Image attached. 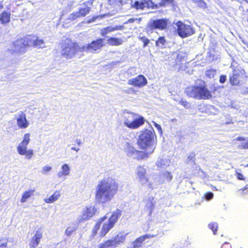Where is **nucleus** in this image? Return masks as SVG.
Returning <instances> with one entry per match:
<instances>
[{
	"label": "nucleus",
	"instance_id": "32",
	"mask_svg": "<svg viewBox=\"0 0 248 248\" xmlns=\"http://www.w3.org/2000/svg\"><path fill=\"white\" fill-rule=\"evenodd\" d=\"M108 43L111 46H119L123 43V40L121 39L110 37L107 40Z\"/></svg>",
	"mask_w": 248,
	"mask_h": 248
},
{
	"label": "nucleus",
	"instance_id": "56",
	"mask_svg": "<svg viewBox=\"0 0 248 248\" xmlns=\"http://www.w3.org/2000/svg\"><path fill=\"white\" fill-rule=\"evenodd\" d=\"M221 248H232V246L230 243L225 242L222 245Z\"/></svg>",
	"mask_w": 248,
	"mask_h": 248
},
{
	"label": "nucleus",
	"instance_id": "17",
	"mask_svg": "<svg viewBox=\"0 0 248 248\" xmlns=\"http://www.w3.org/2000/svg\"><path fill=\"white\" fill-rule=\"evenodd\" d=\"M155 236V235H151L150 234L143 235L138 238L135 241L131 244L128 248H139L141 246L142 243L146 239L154 237Z\"/></svg>",
	"mask_w": 248,
	"mask_h": 248
},
{
	"label": "nucleus",
	"instance_id": "52",
	"mask_svg": "<svg viewBox=\"0 0 248 248\" xmlns=\"http://www.w3.org/2000/svg\"><path fill=\"white\" fill-rule=\"evenodd\" d=\"M111 5H118L122 4V0H108Z\"/></svg>",
	"mask_w": 248,
	"mask_h": 248
},
{
	"label": "nucleus",
	"instance_id": "53",
	"mask_svg": "<svg viewBox=\"0 0 248 248\" xmlns=\"http://www.w3.org/2000/svg\"><path fill=\"white\" fill-rule=\"evenodd\" d=\"M239 147L240 149H248V141L242 143L241 144V145L239 146Z\"/></svg>",
	"mask_w": 248,
	"mask_h": 248
},
{
	"label": "nucleus",
	"instance_id": "31",
	"mask_svg": "<svg viewBox=\"0 0 248 248\" xmlns=\"http://www.w3.org/2000/svg\"><path fill=\"white\" fill-rule=\"evenodd\" d=\"M114 225L112 223L108 220V223H105L101 231V235L105 236L108 232L114 226Z\"/></svg>",
	"mask_w": 248,
	"mask_h": 248
},
{
	"label": "nucleus",
	"instance_id": "5",
	"mask_svg": "<svg viewBox=\"0 0 248 248\" xmlns=\"http://www.w3.org/2000/svg\"><path fill=\"white\" fill-rule=\"evenodd\" d=\"M177 27V32L179 36L182 38L189 36L194 33L193 29L190 26L179 21L175 23Z\"/></svg>",
	"mask_w": 248,
	"mask_h": 248
},
{
	"label": "nucleus",
	"instance_id": "46",
	"mask_svg": "<svg viewBox=\"0 0 248 248\" xmlns=\"http://www.w3.org/2000/svg\"><path fill=\"white\" fill-rule=\"evenodd\" d=\"M235 172H236L235 176L238 180H245V176L242 173H240L239 170H236L235 171Z\"/></svg>",
	"mask_w": 248,
	"mask_h": 248
},
{
	"label": "nucleus",
	"instance_id": "25",
	"mask_svg": "<svg viewBox=\"0 0 248 248\" xmlns=\"http://www.w3.org/2000/svg\"><path fill=\"white\" fill-rule=\"evenodd\" d=\"M239 74L235 69H233L232 75L230 77V82L232 85H237L239 84Z\"/></svg>",
	"mask_w": 248,
	"mask_h": 248
},
{
	"label": "nucleus",
	"instance_id": "11",
	"mask_svg": "<svg viewBox=\"0 0 248 248\" xmlns=\"http://www.w3.org/2000/svg\"><path fill=\"white\" fill-rule=\"evenodd\" d=\"M95 213V208L93 206L86 207L83 209L82 214L79 216L78 219L79 221H83L88 220Z\"/></svg>",
	"mask_w": 248,
	"mask_h": 248
},
{
	"label": "nucleus",
	"instance_id": "13",
	"mask_svg": "<svg viewBox=\"0 0 248 248\" xmlns=\"http://www.w3.org/2000/svg\"><path fill=\"white\" fill-rule=\"evenodd\" d=\"M24 42L22 38L18 39L13 43L10 50L12 52H24L26 47Z\"/></svg>",
	"mask_w": 248,
	"mask_h": 248
},
{
	"label": "nucleus",
	"instance_id": "7",
	"mask_svg": "<svg viewBox=\"0 0 248 248\" xmlns=\"http://www.w3.org/2000/svg\"><path fill=\"white\" fill-rule=\"evenodd\" d=\"M103 39H98L91 43L80 47V51L93 52L100 48L103 46Z\"/></svg>",
	"mask_w": 248,
	"mask_h": 248
},
{
	"label": "nucleus",
	"instance_id": "9",
	"mask_svg": "<svg viewBox=\"0 0 248 248\" xmlns=\"http://www.w3.org/2000/svg\"><path fill=\"white\" fill-rule=\"evenodd\" d=\"M155 6L152 0H136L132 4V7L137 10H143L145 8L154 9Z\"/></svg>",
	"mask_w": 248,
	"mask_h": 248
},
{
	"label": "nucleus",
	"instance_id": "36",
	"mask_svg": "<svg viewBox=\"0 0 248 248\" xmlns=\"http://www.w3.org/2000/svg\"><path fill=\"white\" fill-rule=\"evenodd\" d=\"M45 46V43L44 42L43 39H39L37 36H36V40L34 44V47L35 48H43Z\"/></svg>",
	"mask_w": 248,
	"mask_h": 248
},
{
	"label": "nucleus",
	"instance_id": "33",
	"mask_svg": "<svg viewBox=\"0 0 248 248\" xmlns=\"http://www.w3.org/2000/svg\"><path fill=\"white\" fill-rule=\"evenodd\" d=\"M34 192V190H31L29 191H26L23 194L21 199V202L24 203L27 201V200L30 198L31 195H33Z\"/></svg>",
	"mask_w": 248,
	"mask_h": 248
},
{
	"label": "nucleus",
	"instance_id": "35",
	"mask_svg": "<svg viewBox=\"0 0 248 248\" xmlns=\"http://www.w3.org/2000/svg\"><path fill=\"white\" fill-rule=\"evenodd\" d=\"M154 199L153 198H150L146 203V208L150 210V214L154 209Z\"/></svg>",
	"mask_w": 248,
	"mask_h": 248
},
{
	"label": "nucleus",
	"instance_id": "28",
	"mask_svg": "<svg viewBox=\"0 0 248 248\" xmlns=\"http://www.w3.org/2000/svg\"><path fill=\"white\" fill-rule=\"evenodd\" d=\"M11 14L8 12H3L0 15V21L2 24H6L10 22Z\"/></svg>",
	"mask_w": 248,
	"mask_h": 248
},
{
	"label": "nucleus",
	"instance_id": "38",
	"mask_svg": "<svg viewBox=\"0 0 248 248\" xmlns=\"http://www.w3.org/2000/svg\"><path fill=\"white\" fill-rule=\"evenodd\" d=\"M209 228L211 229L213 232L214 234H216L217 233V222H213L209 223L208 225Z\"/></svg>",
	"mask_w": 248,
	"mask_h": 248
},
{
	"label": "nucleus",
	"instance_id": "64",
	"mask_svg": "<svg viewBox=\"0 0 248 248\" xmlns=\"http://www.w3.org/2000/svg\"><path fill=\"white\" fill-rule=\"evenodd\" d=\"M71 150H75V151H76L77 152H78L79 151V148H76V147H73L71 148Z\"/></svg>",
	"mask_w": 248,
	"mask_h": 248
},
{
	"label": "nucleus",
	"instance_id": "39",
	"mask_svg": "<svg viewBox=\"0 0 248 248\" xmlns=\"http://www.w3.org/2000/svg\"><path fill=\"white\" fill-rule=\"evenodd\" d=\"M166 42L165 39L163 37H160L156 41V45L158 46L162 47Z\"/></svg>",
	"mask_w": 248,
	"mask_h": 248
},
{
	"label": "nucleus",
	"instance_id": "41",
	"mask_svg": "<svg viewBox=\"0 0 248 248\" xmlns=\"http://www.w3.org/2000/svg\"><path fill=\"white\" fill-rule=\"evenodd\" d=\"M77 228L75 226H70L68 227L65 231V234L68 236H70L72 233L76 231Z\"/></svg>",
	"mask_w": 248,
	"mask_h": 248
},
{
	"label": "nucleus",
	"instance_id": "44",
	"mask_svg": "<svg viewBox=\"0 0 248 248\" xmlns=\"http://www.w3.org/2000/svg\"><path fill=\"white\" fill-rule=\"evenodd\" d=\"M106 218V217H104L100 218V221H99L98 223L96 224L93 228V232H96L100 228L101 223Z\"/></svg>",
	"mask_w": 248,
	"mask_h": 248
},
{
	"label": "nucleus",
	"instance_id": "40",
	"mask_svg": "<svg viewBox=\"0 0 248 248\" xmlns=\"http://www.w3.org/2000/svg\"><path fill=\"white\" fill-rule=\"evenodd\" d=\"M79 17H80V16H79L78 12H74V13L71 14L67 18V20H69L70 21H74Z\"/></svg>",
	"mask_w": 248,
	"mask_h": 248
},
{
	"label": "nucleus",
	"instance_id": "6",
	"mask_svg": "<svg viewBox=\"0 0 248 248\" xmlns=\"http://www.w3.org/2000/svg\"><path fill=\"white\" fill-rule=\"evenodd\" d=\"M123 144L124 150L128 156L137 159L142 158L143 153L136 150L129 141L125 140Z\"/></svg>",
	"mask_w": 248,
	"mask_h": 248
},
{
	"label": "nucleus",
	"instance_id": "26",
	"mask_svg": "<svg viewBox=\"0 0 248 248\" xmlns=\"http://www.w3.org/2000/svg\"><path fill=\"white\" fill-rule=\"evenodd\" d=\"M22 39L23 41H25L24 43L26 47L30 46H33L34 47L36 40V36L28 35Z\"/></svg>",
	"mask_w": 248,
	"mask_h": 248
},
{
	"label": "nucleus",
	"instance_id": "49",
	"mask_svg": "<svg viewBox=\"0 0 248 248\" xmlns=\"http://www.w3.org/2000/svg\"><path fill=\"white\" fill-rule=\"evenodd\" d=\"M197 3L201 8H205L206 7V3L202 0H197Z\"/></svg>",
	"mask_w": 248,
	"mask_h": 248
},
{
	"label": "nucleus",
	"instance_id": "18",
	"mask_svg": "<svg viewBox=\"0 0 248 248\" xmlns=\"http://www.w3.org/2000/svg\"><path fill=\"white\" fill-rule=\"evenodd\" d=\"M172 175L171 172L166 171L160 175H155V179L157 180V184H163L166 181L170 182L172 179Z\"/></svg>",
	"mask_w": 248,
	"mask_h": 248
},
{
	"label": "nucleus",
	"instance_id": "57",
	"mask_svg": "<svg viewBox=\"0 0 248 248\" xmlns=\"http://www.w3.org/2000/svg\"><path fill=\"white\" fill-rule=\"evenodd\" d=\"M153 123H154V125L155 126V127L157 129V130L159 131H161V126L159 124H156V123H155V122H153Z\"/></svg>",
	"mask_w": 248,
	"mask_h": 248
},
{
	"label": "nucleus",
	"instance_id": "14",
	"mask_svg": "<svg viewBox=\"0 0 248 248\" xmlns=\"http://www.w3.org/2000/svg\"><path fill=\"white\" fill-rule=\"evenodd\" d=\"M147 83V79L142 75H139L137 77L132 78L128 81V84L139 87H143L145 86Z\"/></svg>",
	"mask_w": 248,
	"mask_h": 248
},
{
	"label": "nucleus",
	"instance_id": "50",
	"mask_svg": "<svg viewBox=\"0 0 248 248\" xmlns=\"http://www.w3.org/2000/svg\"><path fill=\"white\" fill-rule=\"evenodd\" d=\"M204 197L206 200L209 201L213 199L214 197V194L211 192H209L205 194Z\"/></svg>",
	"mask_w": 248,
	"mask_h": 248
},
{
	"label": "nucleus",
	"instance_id": "24",
	"mask_svg": "<svg viewBox=\"0 0 248 248\" xmlns=\"http://www.w3.org/2000/svg\"><path fill=\"white\" fill-rule=\"evenodd\" d=\"M170 160L167 158H163L159 157L156 162V165L158 168L164 169L170 165Z\"/></svg>",
	"mask_w": 248,
	"mask_h": 248
},
{
	"label": "nucleus",
	"instance_id": "22",
	"mask_svg": "<svg viewBox=\"0 0 248 248\" xmlns=\"http://www.w3.org/2000/svg\"><path fill=\"white\" fill-rule=\"evenodd\" d=\"M61 170L59 171L57 173V176L59 178H63V180L66 179V177L70 175V168L69 165L67 164H63L61 167Z\"/></svg>",
	"mask_w": 248,
	"mask_h": 248
},
{
	"label": "nucleus",
	"instance_id": "27",
	"mask_svg": "<svg viewBox=\"0 0 248 248\" xmlns=\"http://www.w3.org/2000/svg\"><path fill=\"white\" fill-rule=\"evenodd\" d=\"M61 192L60 191L57 190L55 191L54 194L48 198H45L44 201L47 203H51L56 201L60 197Z\"/></svg>",
	"mask_w": 248,
	"mask_h": 248
},
{
	"label": "nucleus",
	"instance_id": "4",
	"mask_svg": "<svg viewBox=\"0 0 248 248\" xmlns=\"http://www.w3.org/2000/svg\"><path fill=\"white\" fill-rule=\"evenodd\" d=\"M80 47L77 43L70 40H66L62 45V56L66 59H70L74 58L78 52Z\"/></svg>",
	"mask_w": 248,
	"mask_h": 248
},
{
	"label": "nucleus",
	"instance_id": "8",
	"mask_svg": "<svg viewBox=\"0 0 248 248\" xmlns=\"http://www.w3.org/2000/svg\"><path fill=\"white\" fill-rule=\"evenodd\" d=\"M16 124L20 129H26L30 125V122L27 120L25 113L22 111L18 112L15 115Z\"/></svg>",
	"mask_w": 248,
	"mask_h": 248
},
{
	"label": "nucleus",
	"instance_id": "59",
	"mask_svg": "<svg viewBox=\"0 0 248 248\" xmlns=\"http://www.w3.org/2000/svg\"><path fill=\"white\" fill-rule=\"evenodd\" d=\"M96 18L95 17H93L91 19L88 20L87 21V23H91L92 22H94Z\"/></svg>",
	"mask_w": 248,
	"mask_h": 248
},
{
	"label": "nucleus",
	"instance_id": "42",
	"mask_svg": "<svg viewBox=\"0 0 248 248\" xmlns=\"http://www.w3.org/2000/svg\"><path fill=\"white\" fill-rule=\"evenodd\" d=\"M216 73V70L212 69L207 70V71L206 72V75L210 78H212L215 76Z\"/></svg>",
	"mask_w": 248,
	"mask_h": 248
},
{
	"label": "nucleus",
	"instance_id": "55",
	"mask_svg": "<svg viewBox=\"0 0 248 248\" xmlns=\"http://www.w3.org/2000/svg\"><path fill=\"white\" fill-rule=\"evenodd\" d=\"M241 93L243 94H248V87H245L242 88Z\"/></svg>",
	"mask_w": 248,
	"mask_h": 248
},
{
	"label": "nucleus",
	"instance_id": "51",
	"mask_svg": "<svg viewBox=\"0 0 248 248\" xmlns=\"http://www.w3.org/2000/svg\"><path fill=\"white\" fill-rule=\"evenodd\" d=\"M140 40L143 43V47H145L149 43V40L145 37H141L140 38Z\"/></svg>",
	"mask_w": 248,
	"mask_h": 248
},
{
	"label": "nucleus",
	"instance_id": "47",
	"mask_svg": "<svg viewBox=\"0 0 248 248\" xmlns=\"http://www.w3.org/2000/svg\"><path fill=\"white\" fill-rule=\"evenodd\" d=\"M179 103L187 109L190 108L191 106L190 103L186 100H181Z\"/></svg>",
	"mask_w": 248,
	"mask_h": 248
},
{
	"label": "nucleus",
	"instance_id": "21",
	"mask_svg": "<svg viewBox=\"0 0 248 248\" xmlns=\"http://www.w3.org/2000/svg\"><path fill=\"white\" fill-rule=\"evenodd\" d=\"M124 29V27L123 25L110 26L103 28L101 30V34L102 36H105L109 32H113L115 31L123 30Z\"/></svg>",
	"mask_w": 248,
	"mask_h": 248
},
{
	"label": "nucleus",
	"instance_id": "23",
	"mask_svg": "<svg viewBox=\"0 0 248 248\" xmlns=\"http://www.w3.org/2000/svg\"><path fill=\"white\" fill-rule=\"evenodd\" d=\"M134 116H135V113L124 112L123 115L124 125L128 128L132 126V122Z\"/></svg>",
	"mask_w": 248,
	"mask_h": 248
},
{
	"label": "nucleus",
	"instance_id": "54",
	"mask_svg": "<svg viewBox=\"0 0 248 248\" xmlns=\"http://www.w3.org/2000/svg\"><path fill=\"white\" fill-rule=\"evenodd\" d=\"M227 77L225 75H221L219 78V82L220 83H224L226 80Z\"/></svg>",
	"mask_w": 248,
	"mask_h": 248
},
{
	"label": "nucleus",
	"instance_id": "45",
	"mask_svg": "<svg viewBox=\"0 0 248 248\" xmlns=\"http://www.w3.org/2000/svg\"><path fill=\"white\" fill-rule=\"evenodd\" d=\"M24 155H26L27 158L28 159H30L33 155V151L32 149L28 150L27 151L25 152V154H24Z\"/></svg>",
	"mask_w": 248,
	"mask_h": 248
},
{
	"label": "nucleus",
	"instance_id": "16",
	"mask_svg": "<svg viewBox=\"0 0 248 248\" xmlns=\"http://www.w3.org/2000/svg\"><path fill=\"white\" fill-rule=\"evenodd\" d=\"M43 236V232L41 229H38L35 232L34 235L32 237L31 241L29 244L30 248H36Z\"/></svg>",
	"mask_w": 248,
	"mask_h": 248
},
{
	"label": "nucleus",
	"instance_id": "2",
	"mask_svg": "<svg viewBox=\"0 0 248 248\" xmlns=\"http://www.w3.org/2000/svg\"><path fill=\"white\" fill-rule=\"evenodd\" d=\"M186 93L190 97L198 100L208 99L212 97L211 92L204 86H191L186 88Z\"/></svg>",
	"mask_w": 248,
	"mask_h": 248
},
{
	"label": "nucleus",
	"instance_id": "62",
	"mask_svg": "<svg viewBox=\"0 0 248 248\" xmlns=\"http://www.w3.org/2000/svg\"><path fill=\"white\" fill-rule=\"evenodd\" d=\"M76 142L78 145H80L81 144V140L80 139H77Z\"/></svg>",
	"mask_w": 248,
	"mask_h": 248
},
{
	"label": "nucleus",
	"instance_id": "48",
	"mask_svg": "<svg viewBox=\"0 0 248 248\" xmlns=\"http://www.w3.org/2000/svg\"><path fill=\"white\" fill-rule=\"evenodd\" d=\"M174 0H161V2L160 3V5L161 6H165L170 4H171L173 2Z\"/></svg>",
	"mask_w": 248,
	"mask_h": 248
},
{
	"label": "nucleus",
	"instance_id": "20",
	"mask_svg": "<svg viewBox=\"0 0 248 248\" xmlns=\"http://www.w3.org/2000/svg\"><path fill=\"white\" fill-rule=\"evenodd\" d=\"M145 122V120L143 117L137 114H135V116H134L132 122V126H130L129 128L131 129H136L139 127L140 126L142 125Z\"/></svg>",
	"mask_w": 248,
	"mask_h": 248
},
{
	"label": "nucleus",
	"instance_id": "30",
	"mask_svg": "<svg viewBox=\"0 0 248 248\" xmlns=\"http://www.w3.org/2000/svg\"><path fill=\"white\" fill-rule=\"evenodd\" d=\"M121 211L119 209H117L115 211L113 212L108 220L113 224H115L117 221L118 218L121 216Z\"/></svg>",
	"mask_w": 248,
	"mask_h": 248
},
{
	"label": "nucleus",
	"instance_id": "10",
	"mask_svg": "<svg viewBox=\"0 0 248 248\" xmlns=\"http://www.w3.org/2000/svg\"><path fill=\"white\" fill-rule=\"evenodd\" d=\"M30 140V134L29 133L25 134L24 135L23 140L17 146V151L20 155H24L25 152L28 150V145L29 144Z\"/></svg>",
	"mask_w": 248,
	"mask_h": 248
},
{
	"label": "nucleus",
	"instance_id": "15",
	"mask_svg": "<svg viewBox=\"0 0 248 248\" xmlns=\"http://www.w3.org/2000/svg\"><path fill=\"white\" fill-rule=\"evenodd\" d=\"M93 2V0H88L83 3V7H80L78 11L80 17L85 16L89 13Z\"/></svg>",
	"mask_w": 248,
	"mask_h": 248
},
{
	"label": "nucleus",
	"instance_id": "58",
	"mask_svg": "<svg viewBox=\"0 0 248 248\" xmlns=\"http://www.w3.org/2000/svg\"><path fill=\"white\" fill-rule=\"evenodd\" d=\"M135 21V18H131L128 19L126 22L124 23V24H127L128 23H134Z\"/></svg>",
	"mask_w": 248,
	"mask_h": 248
},
{
	"label": "nucleus",
	"instance_id": "3",
	"mask_svg": "<svg viewBox=\"0 0 248 248\" xmlns=\"http://www.w3.org/2000/svg\"><path fill=\"white\" fill-rule=\"evenodd\" d=\"M155 137V132L153 128L150 126L141 132L139 136L138 144L141 149H144L153 146L154 139Z\"/></svg>",
	"mask_w": 248,
	"mask_h": 248
},
{
	"label": "nucleus",
	"instance_id": "34",
	"mask_svg": "<svg viewBox=\"0 0 248 248\" xmlns=\"http://www.w3.org/2000/svg\"><path fill=\"white\" fill-rule=\"evenodd\" d=\"M149 183L148 184V187L151 189H153L155 188H157V186L160 185L161 184H157V180L155 179V175H154L153 177V180L151 181H148Z\"/></svg>",
	"mask_w": 248,
	"mask_h": 248
},
{
	"label": "nucleus",
	"instance_id": "63",
	"mask_svg": "<svg viewBox=\"0 0 248 248\" xmlns=\"http://www.w3.org/2000/svg\"><path fill=\"white\" fill-rule=\"evenodd\" d=\"M6 246H7V243L2 244L0 245V247L2 248H3L4 247H6Z\"/></svg>",
	"mask_w": 248,
	"mask_h": 248
},
{
	"label": "nucleus",
	"instance_id": "61",
	"mask_svg": "<svg viewBox=\"0 0 248 248\" xmlns=\"http://www.w3.org/2000/svg\"><path fill=\"white\" fill-rule=\"evenodd\" d=\"M141 18H135V22H136V23H140V22L141 21Z\"/></svg>",
	"mask_w": 248,
	"mask_h": 248
},
{
	"label": "nucleus",
	"instance_id": "60",
	"mask_svg": "<svg viewBox=\"0 0 248 248\" xmlns=\"http://www.w3.org/2000/svg\"><path fill=\"white\" fill-rule=\"evenodd\" d=\"M236 140L238 141H242V140H245V138L244 137H238L236 139Z\"/></svg>",
	"mask_w": 248,
	"mask_h": 248
},
{
	"label": "nucleus",
	"instance_id": "29",
	"mask_svg": "<svg viewBox=\"0 0 248 248\" xmlns=\"http://www.w3.org/2000/svg\"><path fill=\"white\" fill-rule=\"evenodd\" d=\"M125 239V236L122 233H119L114 239H111V241L114 242L113 246H116L121 243H123Z\"/></svg>",
	"mask_w": 248,
	"mask_h": 248
},
{
	"label": "nucleus",
	"instance_id": "43",
	"mask_svg": "<svg viewBox=\"0 0 248 248\" xmlns=\"http://www.w3.org/2000/svg\"><path fill=\"white\" fill-rule=\"evenodd\" d=\"M52 167L48 166H45L42 168L41 172L44 174H47L48 172L52 170Z\"/></svg>",
	"mask_w": 248,
	"mask_h": 248
},
{
	"label": "nucleus",
	"instance_id": "37",
	"mask_svg": "<svg viewBox=\"0 0 248 248\" xmlns=\"http://www.w3.org/2000/svg\"><path fill=\"white\" fill-rule=\"evenodd\" d=\"M113 244L114 242L110 239L105 241L104 243L100 244L99 247V248H108L110 246H114Z\"/></svg>",
	"mask_w": 248,
	"mask_h": 248
},
{
	"label": "nucleus",
	"instance_id": "19",
	"mask_svg": "<svg viewBox=\"0 0 248 248\" xmlns=\"http://www.w3.org/2000/svg\"><path fill=\"white\" fill-rule=\"evenodd\" d=\"M146 169L142 166H139L137 169V175L139 181L142 184H144L148 181V179L146 176Z\"/></svg>",
	"mask_w": 248,
	"mask_h": 248
},
{
	"label": "nucleus",
	"instance_id": "12",
	"mask_svg": "<svg viewBox=\"0 0 248 248\" xmlns=\"http://www.w3.org/2000/svg\"><path fill=\"white\" fill-rule=\"evenodd\" d=\"M168 23L167 19H159L153 20L148 24L151 30L159 29L162 30L166 28Z\"/></svg>",
	"mask_w": 248,
	"mask_h": 248
},
{
	"label": "nucleus",
	"instance_id": "1",
	"mask_svg": "<svg viewBox=\"0 0 248 248\" xmlns=\"http://www.w3.org/2000/svg\"><path fill=\"white\" fill-rule=\"evenodd\" d=\"M95 190V200L105 203L113 199L117 192L118 186L112 178H106L98 182Z\"/></svg>",
	"mask_w": 248,
	"mask_h": 248
}]
</instances>
